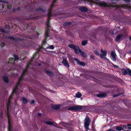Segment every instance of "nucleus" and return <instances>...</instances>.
<instances>
[{"label":"nucleus","instance_id":"38","mask_svg":"<svg viewBox=\"0 0 131 131\" xmlns=\"http://www.w3.org/2000/svg\"><path fill=\"white\" fill-rule=\"evenodd\" d=\"M127 129H131V127H128L127 128Z\"/></svg>","mask_w":131,"mask_h":131},{"label":"nucleus","instance_id":"14","mask_svg":"<svg viewBox=\"0 0 131 131\" xmlns=\"http://www.w3.org/2000/svg\"><path fill=\"white\" fill-rule=\"evenodd\" d=\"M62 125L63 126L65 127L68 128H70V125L69 124L65 123H63L62 124Z\"/></svg>","mask_w":131,"mask_h":131},{"label":"nucleus","instance_id":"9","mask_svg":"<svg viewBox=\"0 0 131 131\" xmlns=\"http://www.w3.org/2000/svg\"><path fill=\"white\" fill-rule=\"evenodd\" d=\"M74 60L76 61L77 62V63L78 64L81 65H82V66H84L85 65L84 62L79 61L78 59L74 58Z\"/></svg>","mask_w":131,"mask_h":131},{"label":"nucleus","instance_id":"36","mask_svg":"<svg viewBox=\"0 0 131 131\" xmlns=\"http://www.w3.org/2000/svg\"><path fill=\"white\" fill-rule=\"evenodd\" d=\"M123 127L125 129H127V128L126 127V126H125V125H123Z\"/></svg>","mask_w":131,"mask_h":131},{"label":"nucleus","instance_id":"4","mask_svg":"<svg viewBox=\"0 0 131 131\" xmlns=\"http://www.w3.org/2000/svg\"><path fill=\"white\" fill-rule=\"evenodd\" d=\"M47 30L46 31V33L45 34L46 35V38H45V40H47L48 39H50V37L48 35V30H49L50 25L49 24V21H48L47 23Z\"/></svg>","mask_w":131,"mask_h":131},{"label":"nucleus","instance_id":"30","mask_svg":"<svg viewBox=\"0 0 131 131\" xmlns=\"http://www.w3.org/2000/svg\"><path fill=\"white\" fill-rule=\"evenodd\" d=\"M14 57L16 60H18V56L17 55H14Z\"/></svg>","mask_w":131,"mask_h":131},{"label":"nucleus","instance_id":"53","mask_svg":"<svg viewBox=\"0 0 131 131\" xmlns=\"http://www.w3.org/2000/svg\"><path fill=\"white\" fill-rule=\"evenodd\" d=\"M96 1H99V0H96Z\"/></svg>","mask_w":131,"mask_h":131},{"label":"nucleus","instance_id":"40","mask_svg":"<svg viewBox=\"0 0 131 131\" xmlns=\"http://www.w3.org/2000/svg\"><path fill=\"white\" fill-rule=\"evenodd\" d=\"M9 100H8V101L7 103V106H8L9 105Z\"/></svg>","mask_w":131,"mask_h":131},{"label":"nucleus","instance_id":"13","mask_svg":"<svg viewBox=\"0 0 131 131\" xmlns=\"http://www.w3.org/2000/svg\"><path fill=\"white\" fill-rule=\"evenodd\" d=\"M3 79L5 82L7 83L8 82L9 80L8 77L7 76H4L3 78Z\"/></svg>","mask_w":131,"mask_h":131},{"label":"nucleus","instance_id":"35","mask_svg":"<svg viewBox=\"0 0 131 131\" xmlns=\"http://www.w3.org/2000/svg\"><path fill=\"white\" fill-rule=\"evenodd\" d=\"M90 57H91V58H92V59H94V56H93L91 55V56Z\"/></svg>","mask_w":131,"mask_h":131},{"label":"nucleus","instance_id":"37","mask_svg":"<svg viewBox=\"0 0 131 131\" xmlns=\"http://www.w3.org/2000/svg\"><path fill=\"white\" fill-rule=\"evenodd\" d=\"M1 31H2V32H4V30L3 29H1Z\"/></svg>","mask_w":131,"mask_h":131},{"label":"nucleus","instance_id":"10","mask_svg":"<svg viewBox=\"0 0 131 131\" xmlns=\"http://www.w3.org/2000/svg\"><path fill=\"white\" fill-rule=\"evenodd\" d=\"M79 53H80L84 57H86V54L83 51H82L81 49H79L78 50Z\"/></svg>","mask_w":131,"mask_h":131},{"label":"nucleus","instance_id":"15","mask_svg":"<svg viewBox=\"0 0 131 131\" xmlns=\"http://www.w3.org/2000/svg\"><path fill=\"white\" fill-rule=\"evenodd\" d=\"M62 125L63 126L65 127L68 128H70V125L69 124L65 123H63L62 124Z\"/></svg>","mask_w":131,"mask_h":131},{"label":"nucleus","instance_id":"8","mask_svg":"<svg viewBox=\"0 0 131 131\" xmlns=\"http://www.w3.org/2000/svg\"><path fill=\"white\" fill-rule=\"evenodd\" d=\"M62 63L65 66L68 68L69 67V66L68 63V61L66 59H64Z\"/></svg>","mask_w":131,"mask_h":131},{"label":"nucleus","instance_id":"49","mask_svg":"<svg viewBox=\"0 0 131 131\" xmlns=\"http://www.w3.org/2000/svg\"><path fill=\"white\" fill-rule=\"evenodd\" d=\"M7 112H8V107H7Z\"/></svg>","mask_w":131,"mask_h":131},{"label":"nucleus","instance_id":"6","mask_svg":"<svg viewBox=\"0 0 131 131\" xmlns=\"http://www.w3.org/2000/svg\"><path fill=\"white\" fill-rule=\"evenodd\" d=\"M101 54H100V56L102 58H106V56L107 54V52L106 50L103 51L102 49L101 50Z\"/></svg>","mask_w":131,"mask_h":131},{"label":"nucleus","instance_id":"5","mask_svg":"<svg viewBox=\"0 0 131 131\" xmlns=\"http://www.w3.org/2000/svg\"><path fill=\"white\" fill-rule=\"evenodd\" d=\"M116 55L115 51H112L111 53L110 57L111 59L114 61H115L116 60Z\"/></svg>","mask_w":131,"mask_h":131},{"label":"nucleus","instance_id":"29","mask_svg":"<svg viewBox=\"0 0 131 131\" xmlns=\"http://www.w3.org/2000/svg\"><path fill=\"white\" fill-rule=\"evenodd\" d=\"M19 84V83L18 82V83H17V85H16V87L15 88H13V91L14 92H15L16 91V89L17 88V87L18 86V85Z\"/></svg>","mask_w":131,"mask_h":131},{"label":"nucleus","instance_id":"44","mask_svg":"<svg viewBox=\"0 0 131 131\" xmlns=\"http://www.w3.org/2000/svg\"><path fill=\"white\" fill-rule=\"evenodd\" d=\"M35 56H34L32 58H31V60L35 58Z\"/></svg>","mask_w":131,"mask_h":131},{"label":"nucleus","instance_id":"42","mask_svg":"<svg viewBox=\"0 0 131 131\" xmlns=\"http://www.w3.org/2000/svg\"><path fill=\"white\" fill-rule=\"evenodd\" d=\"M127 126H131V125L128 124H127Z\"/></svg>","mask_w":131,"mask_h":131},{"label":"nucleus","instance_id":"24","mask_svg":"<svg viewBox=\"0 0 131 131\" xmlns=\"http://www.w3.org/2000/svg\"><path fill=\"white\" fill-rule=\"evenodd\" d=\"M94 52L96 55L99 56H100V54L97 51L95 50L94 51Z\"/></svg>","mask_w":131,"mask_h":131},{"label":"nucleus","instance_id":"7","mask_svg":"<svg viewBox=\"0 0 131 131\" xmlns=\"http://www.w3.org/2000/svg\"><path fill=\"white\" fill-rule=\"evenodd\" d=\"M47 44L46 43H44L43 45V47L45 49H53L54 48V47L52 45H50L49 46H47Z\"/></svg>","mask_w":131,"mask_h":131},{"label":"nucleus","instance_id":"51","mask_svg":"<svg viewBox=\"0 0 131 131\" xmlns=\"http://www.w3.org/2000/svg\"><path fill=\"white\" fill-rule=\"evenodd\" d=\"M9 7H10L11 6V5H9Z\"/></svg>","mask_w":131,"mask_h":131},{"label":"nucleus","instance_id":"18","mask_svg":"<svg viewBox=\"0 0 131 131\" xmlns=\"http://www.w3.org/2000/svg\"><path fill=\"white\" fill-rule=\"evenodd\" d=\"M123 74L124 75H126L127 74V72L126 70L124 69H123L122 70Z\"/></svg>","mask_w":131,"mask_h":131},{"label":"nucleus","instance_id":"26","mask_svg":"<svg viewBox=\"0 0 131 131\" xmlns=\"http://www.w3.org/2000/svg\"><path fill=\"white\" fill-rule=\"evenodd\" d=\"M45 123L50 125H52L53 124V123L50 122H46Z\"/></svg>","mask_w":131,"mask_h":131},{"label":"nucleus","instance_id":"21","mask_svg":"<svg viewBox=\"0 0 131 131\" xmlns=\"http://www.w3.org/2000/svg\"><path fill=\"white\" fill-rule=\"evenodd\" d=\"M15 60L13 58H10L9 59V62L12 63Z\"/></svg>","mask_w":131,"mask_h":131},{"label":"nucleus","instance_id":"46","mask_svg":"<svg viewBox=\"0 0 131 131\" xmlns=\"http://www.w3.org/2000/svg\"><path fill=\"white\" fill-rule=\"evenodd\" d=\"M53 4H52V5H51V7H52V6H53Z\"/></svg>","mask_w":131,"mask_h":131},{"label":"nucleus","instance_id":"52","mask_svg":"<svg viewBox=\"0 0 131 131\" xmlns=\"http://www.w3.org/2000/svg\"><path fill=\"white\" fill-rule=\"evenodd\" d=\"M112 131H116L114 130H112Z\"/></svg>","mask_w":131,"mask_h":131},{"label":"nucleus","instance_id":"32","mask_svg":"<svg viewBox=\"0 0 131 131\" xmlns=\"http://www.w3.org/2000/svg\"><path fill=\"white\" fill-rule=\"evenodd\" d=\"M34 103H35V101H34V100H32L31 101V105H33L34 104Z\"/></svg>","mask_w":131,"mask_h":131},{"label":"nucleus","instance_id":"43","mask_svg":"<svg viewBox=\"0 0 131 131\" xmlns=\"http://www.w3.org/2000/svg\"><path fill=\"white\" fill-rule=\"evenodd\" d=\"M107 131H112V130L111 129H109Z\"/></svg>","mask_w":131,"mask_h":131},{"label":"nucleus","instance_id":"27","mask_svg":"<svg viewBox=\"0 0 131 131\" xmlns=\"http://www.w3.org/2000/svg\"><path fill=\"white\" fill-rule=\"evenodd\" d=\"M46 72L49 75H51V76H52L53 75V73H51V72H50V71H46Z\"/></svg>","mask_w":131,"mask_h":131},{"label":"nucleus","instance_id":"34","mask_svg":"<svg viewBox=\"0 0 131 131\" xmlns=\"http://www.w3.org/2000/svg\"><path fill=\"white\" fill-rule=\"evenodd\" d=\"M119 95H116V94L114 95H113V97H115Z\"/></svg>","mask_w":131,"mask_h":131},{"label":"nucleus","instance_id":"3","mask_svg":"<svg viewBox=\"0 0 131 131\" xmlns=\"http://www.w3.org/2000/svg\"><path fill=\"white\" fill-rule=\"evenodd\" d=\"M68 46L70 48L74 50L75 53L77 54L79 53L78 51V50L79 49V47L73 44H70Z\"/></svg>","mask_w":131,"mask_h":131},{"label":"nucleus","instance_id":"33","mask_svg":"<svg viewBox=\"0 0 131 131\" xmlns=\"http://www.w3.org/2000/svg\"><path fill=\"white\" fill-rule=\"evenodd\" d=\"M51 13L50 12H49V17H48V19H49V17L51 16Z\"/></svg>","mask_w":131,"mask_h":131},{"label":"nucleus","instance_id":"11","mask_svg":"<svg viewBox=\"0 0 131 131\" xmlns=\"http://www.w3.org/2000/svg\"><path fill=\"white\" fill-rule=\"evenodd\" d=\"M106 96V94L105 93L100 94L97 95V96L99 97H105Z\"/></svg>","mask_w":131,"mask_h":131},{"label":"nucleus","instance_id":"45","mask_svg":"<svg viewBox=\"0 0 131 131\" xmlns=\"http://www.w3.org/2000/svg\"><path fill=\"white\" fill-rule=\"evenodd\" d=\"M130 41H131V37H130Z\"/></svg>","mask_w":131,"mask_h":131},{"label":"nucleus","instance_id":"23","mask_svg":"<svg viewBox=\"0 0 131 131\" xmlns=\"http://www.w3.org/2000/svg\"><path fill=\"white\" fill-rule=\"evenodd\" d=\"M116 129L118 130H121L123 129V128L122 127H119V126H117L116 127Z\"/></svg>","mask_w":131,"mask_h":131},{"label":"nucleus","instance_id":"39","mask_svg":"<svg viewBox=\"0 0 131 131\" xmlns=\"http://www.w3.org/2000/svg\"><path fill=\"white\" fill-rule=\"evenodd\" d=\"M38 115L39 116H41V114L40 113H38Z\"/></svg>","mask_w":131,"mask_h":131},{"label":"nucleus","instance_id":"16","mask_svg":"<svg viewBox=\"0 0 131 131\" xmlns=\"http://www.w3.org/2000/svg\"><path fill=\"white\" fill-rule=\"evenodd\" d=\"M122 35H118L116 38L115 39V41L117 42H118L120 39L122 37Z\"/></svg>","mask_w":131,"mask_h":131},{"label":"nucleus","instance_id":"2","mask_svg":"<svg viewBox=\"0 0 131 131\" xmlns=\"http://www.w3.org/2000/svg\"><path fill=\"white\" fill-rule=\"evenodd\" d=\"M84 106L76 105L74 106H72L69 107L68 109L70 110L78 111L79 110L83 108Z\"/></svg>","mask_w":131,"mask_h":131},{"label":"nucleus","instance_id":"20","mask_svg":"<svg viewBox=\"0 0 131 131\" xmlns=\"http://www.w3.org/2000/svg\"><path fill=\"white\" fill-rule=\"evenodd\" d=\"M81 94L80 92H78L76 94V96L78 98H79L81 96Z\"/></svg>","mask_w":131,"mask_h":131},{"label":"nucleus","instance_id":"47","mask_svg":"<svg viewBox=\"0 0 131 131\" xmlns=\"http://www.w3.org/2000/svg\"><path fill=\"white\" fill-rule=\"evenodd\" d=\"M114 66L115 67H117V66H115V65H114Z\"/></svg>","mask_w":131,"mask_h":131},{"label":"nucleus","instance_id":"48","mask_svg":"<svg viewBox=\"0 0 131 131\" xmlns=\"http://www.w3.org/2000/svg\"><path fill=\"white\" fill-rule=\"evenodd\" d=\"M26 70H25L24 71L23 73H24L25 71H26Z\"/></svg>","mask_w":131,"mask_h":131},{"label":"nucleus","instance_id":"25","mask_svg":"<svg viewBox=\"0 0 131 131\" xmlns=\"http://www.w3.org/2000/svg\"><path fill=\"white\" fill-rule=\"evenodd\" d=\"M87 42L86 41H83L82 42V45H85L87 43Z\"/></svg>","mask_w":131,"mask_h":131},{"label":"nucleus","instance_id":"28","mask_svg":"<svg viewBox=\"0 0 131 131\" xmlns=\"http://www.w3.org/2000/svg\"><path fill=\"white\" fill-rule=\"evenodd\" d=\"M127 70L128 74L129 75H130V76H131V70L129 69H128Z\"/></svg>","mask_w":131,"mask_h":131},{"label":"nucleus","instance_id":"12","mask_svg":"<svg viewBox=\"0 0 131 131\" xmlns=\"http://www.w3.org/2000/svg\"><path fill=\"white\" fill-rule=\"evenodd\" d=\"M79 10L82 12H86L87 11V9L85 7H84L79 8Z\"/></svg>","mask_w":131,"mask_h":131},{"label":"nucleus","instance_id":"31","mask_svg":"<svg viewBox=\"0 0 131 131\" xmlns=\"http://www.w3.org/2000/svg\"><path fill=\"white\" fill-rule=\"evenodd\" d=\"M4 43L3 42L1 43V46L2 47H4Z\"/></svg>","mask_w":131,"mask_h":131},{"label":"nucleus","instance_id":"17","mask_svg":"<svg viewBox=\"0 0 131 131\" xmlns=\"http://www.w3.org/2000/svg\"><path fill=\"white\" fill-rule=\"evenodd\" d=\"M60 107V105H53L52 107L55 109H58Z\"/></svg>","mask_w":131,"mask_h":131},{"label":"nucleus","instance_id":"50","mask_svg":"<svg viewBox=\"0 0 131 131\" xmlns=\"http://www.w3.org/2000/svg\"><path fill=\"white\" fill-rule=\"evenodd\" d=\"M55 0H54L53 1V3H55Z\"/></svg>","mask_w":131,"mask_h":131},{"label":"nucleus","instance_id":"41","mask_svg":"<svg viewBox=\"0 0 131 131\" xmlns=\"http://www.w3.org/2000/svg\"><path fill=\"white\" fill-rule=\"evenodd\" d=\"M103 3V6H105L106 5V4H105V3Z\"/></svg>","mask_w":131,"mask_h":131},{"label":"nucleus","instance_id":"19","mask_svg":"<svg viewBox=\"0 0 131 131\" xmlns=\"http://www.w3.org/2000/svg\"><path fill=\"white\" fill-rule=\"evenodd\" d=\"M22 100L23 101V103L24 104L28 102L27 100L24 97H23L22 98Z\"/></svg>","mask_w":131,"mask_h":131},{"label":"nucleus","instance_id":"1","mask_svg":"<svg viewBox=\"0 0 131 131\" xmlns=\"http://www.w3.org/2000/svg\"><path fill=\"white\" fill-rule=\"evenodd\" d=\"M84 126L85 128L86 129V131L89 129V126L90 124L91 121L89 117L87 116L84 120Z\"/></svg>","mask_w":131,"mask_h":131},{"label":"nucleus","instance_id":"22","mask_svg":"<svg viewBox=\"0 0 131 131\" xmlns=\"http://www.w3.org/2000/svg\"><path fill=\"white\" fill-rule=\"evenodd\" d=\"M8 124H9V128H8V131H11V130L10 129V122H9V117L8 116Z\"/></svg>","mask_w":131,"mask_h":131}]
</instances>
